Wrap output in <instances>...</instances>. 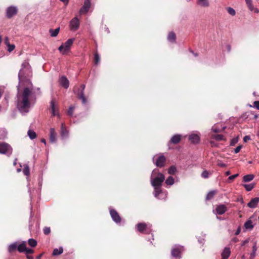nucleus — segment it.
<instances>
[{"label": "nucleus", "mask_w": 259, "mask_h": 259, "mask_svg": "<svg viewBox=\"0 0 259 259\" xmlns=\"http://www.w3.org/2000/svg\"><path fill=\"white\" fill-rule=\"evenodd\" d=\"M80 23L77 17L73 18L70 22L69 28L71 31H76L79 27Z\"/></svg>", "instance_id": "obj_8"}, {"label": "nucleus", "mask_w": 259, "mask_h": 259, "mask_svg": "<svg viewBox=\"0 0 259 259\" xmlns=\"http://www.w3.org/2000/svg\"><path fill=\"white\" fill-rule=\"evenodd\" d=\"M227 11L228 13L232 16H234L235 15V11L232 8H228L227 9Z\"/></svg>", "instance_id": "obj_42"}, {"label": "nucleus", "mask_w": 259, "mask_h": 259, "mask_svg": "<svg viewBox=\"0 0 259 259\" xmlns=\"http://www.w3.org/2000/svg\"><path fill=\"white\" fill-rule=\"evenodd\" d=\"M253 175H247L243 177V181L245 182H248L252 181L254 178Z\"/></svg>", "instance_id": "obj_28"}, {"label": "nucleus", "mask_w": 259, "mask_h": 259, "mask_svg": "<svg viewBox=\"0 0 259 259\" xmlns=\"http://www.w3.org/2000/svg\"><path fill=\"white\" fill-rule=\"evenodd\" d=\"M17 13V9L15 7H10L7 9V16L9 18L15 15Z\"/></svg>", "instance_id": "obj_10"}, {"label": "nucleus", "mask_w": 259, "mask_h": 259, "mask_svg": "<svg viewBox=\"0 0 259 259\" xmlns=\"http://www.w3.org/2000/svg\"><path fill=\"white\" fill-rule=\"evenodd\" d=\"M84 88H85V85L82 84V89L80 92V93L78 95V98H79L81 100L83 104H85L87 102V100H86V99L84 96V94H83V91H84Z\"/></svg>", "instance_id": "obj_21"}, {"label": "nucleus", "mask_w": 259, "mask_h": 259, "mask_svg": "<svg viewBox=\"0 0 259 259\" xmlns=\"http://www.w3.org/2000/svg\"><path fill=\"white\" fill-rule=\"evenodd\" d=\"M218 165L222 167H225L227 166V165L225 163H222L221 162H219L218 163Z\"/></svg>", "instance_id": "obj_53"}, {"label": "nucleus", "mask_w": 259, "mask_h": 259, "mask_svg": "<svg viewBox=\"0 0 259 259\" xmlns=\"http://www.w3.org/2000/svg\"><path fill=\"white\" fill-rule=\"evenodd\" d=\"M254 106L259 110V101H254L253 103Z\"/></svg>", "instance_id": "obj_50"}, {"label": "nucleus", "mask_w": 259, "mask_h": 259, "mask_svg": "<svg viewBox=\"0 0 259 259\" xmlns=\"http://www.w3.org/2000/svg\"><path fill=\"white\" fill-rule=\"evenodd\" d=\"M189 140L193 143H198L200 141V138L197 134H192L189 136Z\"/></svg>", "instance_id": "obj_19"}, {"label": "nucleus", "mask_w": 259, "mask_h": 259, "mask_svg": "<svg viewBox=\"0 0 259 259\" xmlns=\"http://www.w3.org/2000/svg\"><path fill=\"white\" fill-rule=\"evenodd\" d=\"M183 250V246L180 245L175 246L171 250V255L174 257L180 259L181 257V253Z\"/></svg>", "instance_id": "obj_7"}, {"label": "nucleus", "mask_w": 259, "mask_h": 259, "mask_svg": "<svg viewBox=\"0 0 259 259\" xmlns=\"http://www.w3.org/2000/svg\"><path fill=\"white\" fill-rule=\"evenodd\" d=\"M18 245H17V243L16 242L10 244L8 247L9 251L10 252L14 251V250H16V248L18 249Z\"/></svg>", "instance_id": "obj_27"}, {"label": "nucleus", "mask_w": 259, "mask_h": 259, "mask_svg": "<svg viewBox=\"0 0 259 259\" xmlns=\"http://www.w3.org/2000/svg\"><path fill=\"white\" fill-rule=\"evenodd\" d=\"M181 140V135H175L172 137L170 140L171 143L176 144L180 142Z\"/></svg>", "instance_id": "obj_20"}, {"label": "nucleus", "mask_w": 259, "mask_h": 259, "mask_svg": "<svg viewBox=\"0 0 259 259\" xmlns=\"http://www.w3.org/2000/svg\"><path fill=\"white\" fill-rule=\"evenodd\" d=\"M245 2L246 3V4H247V6L248 7L249 9L251 11H252L253 9V6L252 4V1L251 0H245Z\"/></svg>", "instance_id": "obj_41"}, {"label": "nucleus", "mask_w": 259, "mask_h": 259, "mask_svg": "<svg viewBox=\"0 0 259 259\" xmlns=\"http://www.w3.org/2000/svg\"><path fill=\"white\" fill-rule=\"evenodd\" d=\"M23 173L25 175L28 176L29 175V168L27 164H25L23 168Z\"/></svg>", "instance_id": "obj_37"}, {"label": "nucleus", "mask_w": 259, "mask_h": 259, "mask_svg": "<svg viewBox=\"0 0 259 259\" xmlns=\"http://www.w3.org/2000/svg\"><path fill=\"white\" fill-rule=\"evenodd\" d=\"M73 110H74V107H70L69 109H68V113L69 115H72V114H73Z\"/></svg>", "instance_id": "obj_51"}, {"label": "nucleus", "mask_w": 259, "mask_h": 259, "mask_svg": "<svg viewBox=\"0 0 259 259\" xmlns=\"http://www.w3.org/2000/svg\"><path fill=\"white\" fill-rule=\"evenodd\" d=\"M7 47H8V51L10 53L12 51H13L15 48V46L13 44L9 45L8 46H7Z\"/></svg>", "instance_id": "obj_43"}, {"label": "nucleus", "mask_w": 259, "mask_h": 259, "mask_svg": "<svg viewBox=\"0 0 259 259\" xmlns=\"http://www.w3.org/2000/svg\"><path fill=\"white\" fill-rule=\"evenodd\" d=\"M226 176H229L230 174V171H227L225 173Z\"/></svg>", "instance_id": "obj_60"}, {"label": "nucleus", "mask_w": 259, "mask_h": 259, "mask_svg": "<svg viewBox=\"0 0 259 259\" xmlns=\"http://www.w3.org/2000/svg\"><path fill=\"white\" fill-rule=\"evenodd\" d=\"M244 226L245 229L248 231H250L253 228L254 225L251 220V218L245 222Z\"/></svg>", "instance_id": "obj_14"}, {"label": "nucleus", "mask_w": 259, "mask_h": 259, "mask_svg": "<svg viewBox=\"0 0 259 259\" xmlns=\"http://www.w3.org/2000/svg\"><path fill=\"white\" fill-rule=\"evenodd\" d=\"M24 252H25L27 255H29V254L32 253L33 252V250L31 249L28 248L26 247V249L25 250Z\"/></svg>", "instance_id": "obj_46"}, {"label": "nucleus", "mask_w": 259, "mask_h": 259, "mask_svg": "<svg viewBox=\"0 0 259 259\" xmlns=\"http://www.w3.org/2000/svg\"><path fill=\"white\" fill-rule=\"evenodd\" d=\"M241 146H237L235 149H234V153H238L241 149Z\"/></svg>", "instance_id": "obj_49"}, {"label": "nucleus", "mask_w": 259, "mask_h": 259, "mask_svg": "<svg viewBox=\"0 0 259 259\" xmlns=\"http://www.w3.org/2000/svg\"><path fill=\"white\" fill-rule=\"evenodd\" d=\"M176 39V35L173 32H170L168 35V40L170 41H174Z\"/></svg>", "instance_id": "obj_38"}, {"label": "nucleus", "mask_w": 259, "mask_h": 259, "mask_svg": "<svg viewBox=\"0 0 259 259\" xmlns=\"http://www.w3.org/2000/svg\"><path fill=\"white\" fill-rule=\"evenodd\" d=\"M100 58L99 55L97 53H96L95 54V64H98L100 62Z\"/></svg>", "instance_id": "obj_44"}, {"label": "nucleus", "mask_w": 259, "mask_h": 259, "mask_svg": "<svg viewBox=\"0 0 259 259\" xmlns=\"http://www.w3.org/2000/svg\"><path fill=\"white\" fill-rule=\"evenodd\" d=\"M28 244L31 247H35L37 245V242L35 239H29L28 240Z\"/></svg>", "instance_id": "obj_36"}, {"label": "nucleus", "mask_w": 259, "mask_h": 259, "mask_svg": "<svg viewBox=\"0 0 259 259\" xmlns=\"http://www.w3.org/2000/svg\"><path fill=\"white\" fill-rule=\"evenodd\" d=\"M225 128V127H223L222 129H220L219 128H218L216 125H214L212 127L211 130L214 133H219L223 131Z\"/></svg>", "instance_id": "obj_39"}, {"label": "nucleus", "mask_w": 259, "mask_h": 259, "mask_svg": "<svg viewBox=\"0 0 259 259\" xmlns=\"http://www.w3.org/2000/svg\"><path fill=\"white\" fill-rule=\"evenodd\" d=\"M216 191H211L209 192L206 196V199L208 200L212 198L214 196V195L215 194Z\"/></svg>", "instance_id": "obj_32"}, {"label": "nucleus", "mask_w": 259, "mask_h": 259, "mask_svg": "<svg viewBox=\"0 0 259 259\" xmlns=\"http://www.w3.org/2000/svg\"><path fill=\"white\" fill-rule=\"evenodd\" d=\"M13 164H14V165H16V164H17V159H16L14 160V162H13Z\"/></svg>", "instance_id": "obj_62"}, {"label": "nucleus", "mask_w": 259, "mask_h": 259, "mask_svg": "<svg viewBox=\"0 0 259 259\" xmlns=\"http://www.w3.org/2000/svg\"><path fill=\"white\" fill-rule=\"evenodd\" d=\"M41 142L43 143H44L45 144H46V140L45 139H42L41 140Z\"/></svg>", "instance_id": "obj_59"}, {"label": "nucleus", "mask_w": 259, "mask_h": 259, "mask_svg": "<svg viewBox=\"0 0 259 259\" xmlns=\"http://www.w3.org/2000/svg\"><path fill=\"white\" fill-rule=\"evenodd\" d=\"M201 176L204 178H207L209 176L208 172L207 170H204L202 172Z\"/></svg>", "instance_id": "obj_45"}, {"label": "nucleus", "mask_w": 259, "mask_h": 259, "mask_svg": "<svg viewBox=\"0 0 259 259\" xmlns=\"http://www.w3.org/2000/svg\"><path fill=\"white\" fill-rule=\"evenodd\" d=\"M4 43L5 44V45L7 46H8L9 45H10V42H9V39L8 37H6L5 38Z\"/></svg>", "instance_id": "obj_52"}, {"label": "nucleus", "mask_w": 259, "mask_h": 259, "mask_svg": "<svg viewBox=\"0 0 259 259\" xmlns=\"http://www.w3.org/2000/svg\"><path fill=\"white\" fill-rule=\"evenodd\" d=\"M240 232H241V228H240V227H238V228L237 229V231H236V233H235V235H238V234L240 233Z\"/></svg>", "instance_id": "obj_55"}, {"label": "nucleus", "mask_w": 259, "mask_h": 259, "mask_svg": "<svg viewBox=\"0 0 259 259\" xmlns=\"http://www.w3.org/2000/svg\"><path fill=\"white\" fill-rule=\"evenodd\" d=\"M243 186L245 188L246 191H250L254 188V187L255 186V184L254 183H250V184H244Z\"/></svg>", "instance_id": "obj_30"}, {"label": "nucleus", "mask_w": 259, "mask_h": 259, "mask_svg": "<svg viewBox=\"0 0 259 259\" xmlns=\"http://www.w3.org/2000/svg\"><path fill=\"white\" fill-rule=\"evenodd\" d=\"M21 168H18V169H17V171H18V172H20V171H21Z\"/></svg>", "instance_id": "obj_64"}, {"label": "nucleus", "mask_w": 259, "mask_h": 259, "mask_svg": "<svg viewBox=\"0 0 259 259\" xmlns=\"http://www.w3.org/2000/svg\"><path fill=\"white\" fill-rule=\"evenodd\" d=\"M238 176V174H235V175H232L228 178V180H230V181H233L234 179L237 178Z\"/></svg>", "instance_id": "obj_48"}, {"label": "nucleus", "mask_w": 259, "mask_h": 259, "mask_svg": "<svg viewBox=\"0 0 259 259\" xmlns=\"http://www.w3.org/2000/svg\"><path fill=\"white\" fill-rule=\"evenodd\" d=\"M63 249L62 247H60L59 248H55L54 249L53 252V254L54 255H58L63 253Z\"/></svg>", "instance_id": "obj_31"}, {"label": "nucleus", "mask_w": 259, "mask_h": 259, "mask_svg": "<svg viewBox=\"0 0 259 259\" xmlns=\"http://www.w3.org/2000/svg\"><path fill=\"white\" fill-rule=\"evenodd\" d=\"M51 107L52 110V113L53 116H57L59 115L58 108L55 106V102L54 100H52L51 102Z\"/></svg>", "instance_id": "obj_16"}, {"label": "nucleus", "mask_w": 259, "mask_h": 259, "mask_svg": "<svg viewBox=\"0 0 259 259\" xmlns=\"http://www.w3.org/2000/svg\"><path fill=\"white\" fill-rule=\"evenodd\" d=\"M250 140V138L249 136H245L244 138H243V141L245 142H247L248 141Z\"/></svg>", "instance_id": "obj_54"}, {"label": "nucleus", "mask_w": 259, "mask_h": 259, "mask_svg": "<svg viewBox=\"0 0 259 259\" xmlns=\"http://www.w3.org/2000/svg\"><path fill=\"white\" fill-rule=\"evenodd\" d=\"M21 66L22 68L20 69L19 73L20 83L18 86L17 106L21 112L27 113L28 112V109L30 106L29 98L33 90V85L29 79H27L23 82L21 80V77L23 76L24 69L31 72V66L29 63V60H25L22 64Z\"/></svg>", "instance_id": "obj_1"}, {"label": "nucleus", "mask_w": 259, "mask_h": 259, "mask_svg": "<svg viewBox=\"0 0 259 259\" xmlns=\"http://www.w3.org/2000/svg\"><path fill=\"white\" fill-rule=\"evenodd\" d=\"M74 40L75 38H74L68 39L59 47L58 50L62 55L67 54L70 51Z\"/></svg>", "instance_id": "obj_3"}, {"label": "nucleus", "mask_w": 259, "mask_h": 259, "mask_svg": "<svg viewBox=\"0 0 259 259\" xmlns=\"http://www.w3.org/2000/svg\"><path fill=\"white\" fill-rule=\"evenodd\" d=\"M110 215L113 219V220L116 222V223H120L121 221V219L118 213L114 209H111L110 210Z\"/></svg>", "instance_id": "obj_11"}, {"label": "nucleus", "mask_w": 259, "mask_h": 259, "mask_svg": "<svg viewBox=\"0 0 259 259\" xmlns=\"http://www.w3.org/2000/svg\"><path fill=\"white\" fill-rule=\"evenodd\" d=\"M247 242H248V240H245L244 241H243V242L242 243V245H244L245 243H246Z\"/></svg>", "instance_id": "obj_61"}, {"label": "nucleus", "mask_w": 259, "mask_h": 259, "mask_svg": "<svg viewBox=\"0 0 259 259\" xmlns=\"http://www.w3.org/2000/svg\"><path fill=\"white\" fill-rule=\"evenodd\" d=\"M211 139H214L216 141H225L226 138L222 135H212L210 137Z\"/></svg>", "instance_id": "obj_22"}, {"label": "nucleus", "mask_w": 259, "mask_h": 259, "mask_svg": "<svg viewBox=\"0 0 259 259\" xmlns=\"http://www.w3.org/2000/svg\"><path fill=\"white\" fill-rule=\"evenodd\" d=\"M165 183L167 185H170V186L174 184V178L172 177L169 176L166 180Z\"/></svg>", "instance_id": "obj_34"}, {"label": "nucleus", "mask_w": 259, "mask_h": 259, "mask_svg": "<svg viewBox=\"0 0 259 259\" xmlns=\"http://www.w3.org/2000/svg\"><path fill=\"white\" fill-rule=\"evenodd\" d=\"M12 153V148L8 144L2 143L0 144V153L7 154L8 155Z\"/></svg>", "instance_id": "obj_6"}, {"label": "nucleus", "mask_w": 259, "mask_h": 259, "mask_svg": "<svg viewBox=\"0 0 259 259\" xmlns=\"http://www.w3.org/2000/svg\"><path fill=\"white\" fill-rule=\"evenodd\" d=\"M165 157L160 154L156 155L153 158V161L155 162L157 166L162 167L165 162Z\"/></svg>", "instance_id": "obj_5"}, {"label": "nucleus", "mask_w": 259, "mask_h": 259, "mask_svg": "<svg viewBox=\"0 0 259 259\" xmlns=\"http://www.w3.org/2000/svg\"><path fill=\"white\" fill-rule=\"evenodd\" d=\"M154 187V196L156 197H158L159 195L162 193L161 189L159 187Z\"/></svg>", "instance_id": "obj_35"}, {"label": "nucleus", "mask_w": 259, "mask_h": 259, "mask_svg": "<svg viewBox=\"0 0 259 259\" xmlns=\"http://www.w3.org/2000/svg\"><path fill=\"white\" fill-rule=\"evenodd\" d=\"M210 143L211 144V146L212 147H213V146H216V145L214 144V142L212 141H210Z\"/></svg>", "instance_id": "obj_56"}, {"label": "nucleus", "mask_w": 259, "mask_h": 259, "mask_svg": "<svg viewBox=\"0 0 259 259\" xmlns=\"http://www.w3.org/2000/svg\"><path fill=\"white\" fill-rule=\"evenodd\" d=\"M227 211V207L224 204L218 205L215 208V211L217 214H223Z\"/></svg>", "instance_id": "obj_12"}, {"label": "nucleus", "mask_w": 259, "mask_h": 259, "mask_svg": "<svg viewBox=\"0 0 259 259\" xmlns=\"http://www.w3.org/2000/svg\"><path fill=\"white\" fill-rule=\"evenodd\" d=\"M68 135V132L65 127L64 123L61 124V135L62 137H66Z\"/></svg>", "instance_id": "obj_23"}, {"label": "nucleus", "mask_w": 259, "mask_h": 259, "mask_svg": "<svg viewBox=\"0 0 259 259\" xmlns=\"http://www.w3.org/2000/svg\"><path fill=\"white\" fill-rule=\"evenodd\" d=\"M197 3L198 5L202 7H207L209 6L208 0H197Z\"/></svg>", "instance_id": "obj_24"}, {"label": "nucleus", "mask_w": 259, "mask_h": 259, "mask_svg": "<svg viewBox=\"0 0 259 259\" xmlns=\"http://www.w3.org/2000/svg\"><path fill=\"white\" fill-rule=\"evenodd\" d=\"M50 140L52 143H54L56 141V133L54 128L50 129Z\"/></svg>", "instance_id": "obj_18"}, {"label": "nucleus", "mask_w": 259, "mask_h": 259, "mask_svg": "<svg viewBox=\"0 0 259 259\" xmlns=\"http://www.w3.org/2000/svg\"><path fill=\"white\" fill-rule=\"evenodd\" d=\"M44 232L45 234H46V235L49 234L51 232L50 228L45 227L44 229Z\"/></svg>", "instance_id": "obj_47"}, {"label": "nucleus", "mask_w": 259, "mask_h": 259, "mask_svg": "<svg viewBox=\"0 0 259 259\" xmlns=\"http://www.w3.org/2000/svg\"><path fill=\"white\" fill-rule=\"evenodd\" d=\"M138 231L142 233L149 234L151 232V225L144 223H139L137 225Z\"/></svg>", "instance_id": "obj_4"}, {"label": "nucleus", "mask_w": 259, "mask_h": 259, "mask_svg": "<svg viewBox=\"0 0 259 259\" xmlns=\"http://www.w3.org/2000/svg\"><path fill=\"white\" fill-rule=\"evenodd\" d=\"M91 0H84V4L79 11L80 14L87 13L91 7Z\"/></svg>", "instance_id": "obj_9"}, {"label": "nucleus", "mask_w": 259, "mask_h": 259, "mask_svg": "<svg viewBox=\"0 0 259 259\" xmlns=\"http://www.w3.org/2000/svg\"><path fill=\"white\" fill-rule=\"evenodd\" d=\"M26 242H23L18 246V250L20 252H24L26 249Z\"/></svg>", "instance_id": "obj_25"}, {"label": "nucleus", "mask_w": 259, "mask_h": 259, "mask_svg": "<svg viewBox=\"0 0 259 259\" xmlns=\"http://www.w3.org/2000/svg\"><path fill=\"white\" fill-rule=\"evenodd\" d=\"M177 171V168L175 166H170L168 169V173L170 175H174Z\"/></svg>", "instance_id": "obj_40"}, {"label": "nucleus", "mask_w": 259, "mask_h": 259, "mask_svg": "<svg viewBox=\"0 0 259 259\" xmlns=\"http://www.w3.org/2000/svg\"><path fill=\"white\" fill-rule=\"evenodd\" d=\"M27 135L31 140L34 139L36 137V133L33 130H29L27 132Z\"/></svg>", "instance_id": "obj_26"}, {"label": "nucleus", "mask_w": 259, "mask_h": 259, "mask_svg": "<svg viewBox=\"0 0 259 259\" xmlns=\"http://www.w3.org/2000/svg\"><path fill=\"white\" fill-rule=\"evenodd\" d=\"M60 1L64 3H66V4H67L68 3V1L69 0H60Z\"/></svg>", "instance_id": "obj_57"}, {"label": "nucleus", "mask_w": 259, "mask_h": 259, "mask_svg": "<svg viewBox=\"0 0 259 259\" xmlns=\"http://www.w3.org/2000/svg\"><path fill=\"white\" fill-rule=\"evenodd\" d=\"M60 31V28H57L55 29H50V32L51 36L56 37Z\"/></svg>", "instance_id": "obj_29"}, {"label": "nucleus", "mask_w": 259, "mask_h": 259, "mask_svg": "<svg viewBox=\"0 0 259 259\" xmlns=\"http://www.w3.org/2000/svg\"><path fill=\"white\" fill-rule=\"evenodd\" d=\"M164 180L165 177L162 173L159 172L156 169L153 170L151 176V183L152 186L160 187Z\"/></svg>", "instance_id": "obj_2"}, {"label": "nucleus", "mask_w": 259, "mask_h": 259, "mask_svg": "<svg viewBox=\"0 0 259 259\" xmlns=\"http://www.w3.org/2000/svg\"><path fill=\"white\" fill-rule=\"evenodd\" d=\"M259 202V197H255L252 198L249 202L248 203L247 206L249 208H255Z\"/></svg>", "instance_id": "obj_13"}, {"label": "nucleus", "mask_w": 259, "mask_h": 259, "mask_svg": "<svg viewBox=\"0 0 259 259\" xmlns=\"http://www.w3.org/2000/svg\"><path fill=\"white\" fill-rule=\"evenodd\" d=\"M60 82L61 84L65 89H67L69 87V82L65 76H62L60 78Z\"/></svg>", "instance_id": "obj_17"}, {"label": "nucleus", "mask_w": 259, "mask_h": 259, "mask_svg": "<svg viewBox=\"0 0 259 259\" xmlns=\"http://www.w3.org/2000/svg\"><path fill=\"white\" fill-rule=\"evenodd\" d=\"M2 41V36L0 35V45L1 44Z\"/></svg>", "instance_id": "obj_63"}, {"label": "nucleus", "mask_w": 259, "mask_h": 259, "mask_svg": "<svg viewBox=\"0 0 259 259\" xmlns=\"http://www.w3.org/2000/svg\"><path fill=\"white\" fill-rule=\"evenodd\" d=\"M27 258L28 259H33V257L31 255H27Z\"/></svg>", "instance_id": "obj_58"}, {"label": "nucleus", "mask_w": 259, "mask_h": 259, "mask_svg": "<svg viewBox=\"0 0 259 259\" xmlns=\"http://www.w3.org/2000/svg\"><path fill=\"white\" fill-rule=\"evenodd\" d=\"M231 254L230 249L229 247H225L222 253V259H228L230 256Z\"/></svg>", "instance_id": "obj_15"}, {"label": "nucleus", "mask_w": 259, "mask_h": 259, "mask_svg": "<svg viewBox=\"0 0 259 259\" xmlns=\"http://www.w3.org/2000/svg\"><path fill=\"white\" fill-rule=\"evenodd\" d=\"M257 250V247L256 243H254V245L252 246V251L250 254V258L251 259H253L256 255V251Z\"/></svg>", "instance_id": "obj_33"}]
</instances>
